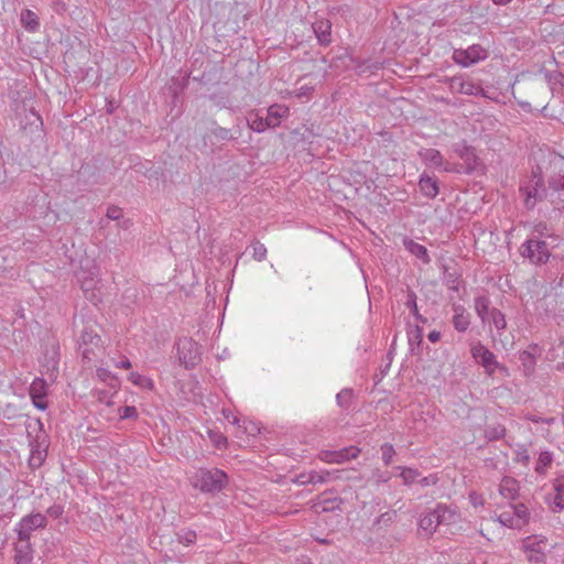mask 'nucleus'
I'll list each match as a JSON object with an SVG mask.
<instances>
[{
	"label": "nucleus",
	"instance_id": "f257e3e1",
	"mask_svg": "<svg viewBox=\"0 0 564 564\" xmlns=\"http://www.w3.org/2000/svg\"><path fill=\"white\" fill-rule=\"evenodd\" d=\"M519 193L527 210H533L539 202L547 197L549 187L545 186L540 165L532 167L530 174L520 181Z\"/></svg>",
	"mask_w": 564,
	"mask_h": 564
},
{
	"label": "nucleus",
	"instance_id": "f03ea898",
	"mask_svg": "<svg viewBox=\"0 0 564 564\" xmlns=\"http://www.w3.org/2000/svg\"><path fill=\"white\" fill-rule=\"evenodd\" d=\"M228 484L227 474L219 468H198L192 477V485L204 494L220 492Z\"/></svg>",
	"mask_w": 564,
	"mask_h": 564
},
{
	"label": "nucleus",
	"instance_id": "7ed1b4c3",
	"mask_svg": "<svg viewBox=\"0 0 564 564\" xmlns=\"http://www.w3.org/2000/svg\"><path fill=\"white\" fill-rule=\"evenodd\" d=\"M30 427L31 425H29L28 427L30 447V457L28 463L30 468L37 469L43 465V463L46 459L50 442L46 432L43 430V424L41 423V421H37L34 424V435H32Z\"/></svg>",
	"mask_w": 564,
	"mask_h": 564
},
{
	"label": "nucleus",
	"instance_id": "20e7f679",
	"mask_svg": "<svg viewBox=\"0 0 564 564\" xmlns=\"http://www.w3.org/2000/svg\"><path fill=\"white\" fill-rule=\"evenodd\" d=\"M454 153L463 160L462 164L446 163L444 171L451 173H464L471 174L479 166V158L476 154L475 149L468 145L466 141L454 143L452 147Z\"/></svg>",
	"mask_w": 564,
	"mask_h": 564
},
{
	"label": "nucleus",
	"instance_id": "39448f33",
	"mask_svg": "<svg viewBox=\"0 0 564 564\" xmlns=\"http://www.w3.org/2000/svg\"><path fill=\"white\" fill-rule=\"evenodd\" d=\"M520 254L532 264L541 265L549 261L551 253L547 243L538 238L527 239L519 249Z\"/></svg>",
	"mask_w": 564,
	"mask_h": 564
},
{
	"label": "nucleus",
	"instance_id": "423d86ee",
	"mask_svg": "<svg viewBox=\"0 0 564 564\" xmlns=\"http://www.w3.org/2000/svg\"><path fill=\"white\" fill-rule=\"evenodd\" d=\"M176 356L180 365L192 369L200 361L199 347L192 338L183 337L175 343Z\"/></svg>",
	"mask_w": 564,
	"mask_h": 564
},
{
	"label": "nucleus",
	"instance_id": "0eeeda50",
	"mask_svg": "<svg viewBox=\"0 0 564 564\" xmlns=\"http://www.w3.org/2000/svg\"><path fill=\"white\" fill-rule=\"evenodd\" d=\"M78 348L83 360L93 361L101 351V338L94 329L85 327L78 340Z\"/></svg>",
	"mask_w": 564,
	"mask_h": 564
},
{
	"label": "nucleus",
	"instance_id": "6e6552de",
	"mask_svg": "<svg viewBox=\"0 0 564 564\" xmlns=\"http://www.w3.org/2000/svg\"><path fill=\"white\" fill-rule=\"evenodd\" d=\"M470 354L489 376H492L496 369L506 370V367L497 361L495 354L480 341H473L470 344Z\"/></svg>",
	"mask_w": 564,
	"mask_h": 564
},
{
	"label": "nucleus",
	"instance_id": "1a4fd4ad",
	"mask_svg": "<svg viewBox=\"0 0 564 564\" xmlns=\"http://www.w3.org/2000/svg\"><path fill=\"white\" fill-rule=\"evenodd\" d=\"M487 57L488 52L480 44H473L467 48H456L453 52V61L463 67H469Z\"/></svg>",
	"mask_w": 564,
	"mask_h": 564
},
{
	"label": "nucleus",
	"instance_id": "9d476101",
	"mask_svg": "<svg viewBox=\"0 0 564 564\" xmlns=\"http://www.w3.org/2000/svg\"><path fill=\"white\" fill-rule=\"evenodd\" d=\"M46 524V517L42 513H31L23 517L17 529L19 541L29 542L32 531L43 529Z\"/></svg>",
	"mask_w": 564,
	"mask_h": 564
},
{
	"label": "nucleus",
	"instance_id": "9b49d317",
	"mask_svg": "<svg viewBox=\"0 0 564 564\" xmlns=\"http://www.w3.org/2000/svg\"><path fill=\"white\" fill-rule=\"evenodd\" d=\"M360 449L356 446H349L339 451H323L319 458L326 463L341 464L351 458H357Z\"/></svg>",
	"mask_w": 564,
	"mask_h": 564
},
{
	"label": "nucleus",
	"instance_id": "f8f14e48",
	"mask_svg": "<svg viewBox=\"0 0 564 564\" xmlns=\"http://www.w3.org/2000/svg\"><path fill=\"white\" fill-rule=\"evenodd\" d=\"M448 85L451 90L468 95V96H484V89L480 85L465 80L463 77L454 76L448 79Z\"/></svg>",
	"mask_w": 564,
	"mask_h": 564
},
{
	"label": "nucleus",
	"instance_id": "ddd939ff",
	"mask_svg": "<svg viewBox=\"0 0 564 564\" xmlns=\"http://www.w3.org/2000/svg\"><path fill=\"white\" fill-rule=\"evenodd\" d=\"M312 28L319 45L328 46L332 43V23L329 20H316Z\"/></svg>",
	"mask_w": 564,
	"mask_h": 564
},
{
	"label": "nucleus",
	"instance_id": "4468645a",
	"mask_svg": "<svg viewBox=\"0 0 564 564\" xmlns=\"http://www.w3.org/2000/svg\"><path fill=\"white\" fill-rule=\"evenodd\" d=\"M419 187L421 193L427 198H435L440 193L438 180L426 173L421 174Z\"/></svg>",
	"mask_w": 564,
	"mask_h": 564
},
{
	"label": "nucleus",
	"instance_id": "2eb2a0df",
	"mask_svg": "<svg viewBox=\"0 0 564 564\" xmlns=\"http://www.w3.org/2000/svg\"><path fill=\"white\" fill-rule=\"evenodd\" d=\"M453 326L459 333H465L470 325V314L460 304L453 305Z\"/></svg>",
	"mask_w": 564,
	"mask_h": 564
},
{
	"label": "nucleus",
	"instance_id": "dca6fc26",
	"mask_svg": "<svg viewBox=\"0 0 564 564\" xmlns=\"http://www.w3.org/2000/svg\"><path fill=\"white\" fill-rule=\"evenodd\" d=\"M520 485L517 479L505 476L499 485V494L509 500H514L519 496Z\"/></svg>",
	"mask_w": 564,
	"mask_h": 564
},
{
	"label": "nucleus",
	"instance_id": "f3484780",
	"mask_svg": "<svg viewBox=\"0 0 564 564\" xmlns=\"http://www.w3.org/2000/svg\"><path fill=\"white\" fill-rule=\"evenodd\" d=\"M419 156L421 160L435 167H442L444 170L445 164L449 163L448 161L444 160L442 153L436 149H423L419 152Z\"/></svg>",
	"mask_w": 564,
	"mask_h": 564
},
{
	"label": "nucleus",
	"instance_id": "a211bd4d",
	"mask_svg": "<svg viewBox=\"0 0 564 564\" xmlns=\"http://www.w3.org/2000/svg\"><path fill=\"white\" fill-rule=\"evenodd\" d=\"M437 519L433 510L422 516L419 520V531L426 538L432 536L438 527Z\"/></svg>",
	"mask_w": 564,
	"mask_h": 564
},
{
	"label": "nucleus",
	"instance_id": "6ab92c4d",
	"mask_svg": "<svg viewBox=\"0 0 564 564\" xmlns=\"http://www.w3.org/2000/svg\"><path fill=\"white\" fill-rule=\"evenodd\" d=\"M555 496L550 501V507L553 512H560L564 509V476L557 477L553 482Z\"/></svg>",
	"mask_w": 564,
	"mask_h": 564
},
{
	"label": "nucleus",
	"instance_id": "aec40b11",
	"mask_svg": "<svg viewBox=\"0 0 564 564\" xmlns=\"http://www.w3.org/2000/svg\"><path fill=\"white\" fill-rule=\"evenodd\" d=\"M289 108L284 105L274 104L267 110V118L271 128H276L281 123V119L288 117Z\"/></svg>",
	"mask_w": 564,
	"mask_h": 564
},
{
	"label": "nucleus",
	"instance_id": "412c9836",
	"mask_svg": "<svg viewBox=\"0 0 564 564\" xmlns=\"http://www.w3.org/2000/svg\"><path fill=\"white\" fill-rule=\"evenodd\" d=\"M405 249L417 259L422 260L425 264L431 262L427 249L412 239H404Z\"/></svg>",
	"mask_w": 564,
	"mask_h": 564
},
{
	"label": "nucleus",
	"instance_id": "4be33fe9",
	"mask_svg": "<svg viewBox=\"0 0 564 564\" xmlns=\"http://www.w3.org/2000/svg\"><path fill=\"white\" fill-rule=\"evenodd\" d=\"M21 24L29 32H36L40 29V21L37 15L29 10L24 9L21 12Z\"/></svg>",
	"mask_w": 564,
	"mask_h": 564
},
{
	"label": "nucleus",
	"instance_id": "5701e85b",
	"mask_svg": "<svg viewBox=\"0 0 564 564\" xmlns=\"http://www.w3.org/2000/svg\"><path fill=\"white\" fill-rule=\"evenodd\" d=\"M475 311L482 323H486L490 316V300L480 295L475 299Z\"/></svg>",
	"mask_w": 564,
	"mask_h": 564
},
{
	"label": "nucleus",
	"instance_id": "b1692460",
	"mask_svg": "<svg viewBox=\"0 0 564 564\" xmlns=\"http://www.w3.org/2000/svg\"><path fill=\"white\" fill-rule=\"evenodd\" d=\"M404 305L410 310L411 314L415 317V319L422 324H425L427 319L420 314L417 304H416V294L410 288L406 289V300Z\"/></svg>",
	"mask_w": 564,
	"mask_h": 564
},
{
	"label": "nucleus",
	"instance_id": "393cba45",
	"mask_svg": "<svg viewBox=\"0 0 564 564\" xmlns=\"http://www.w3.org/2000/svg\"><path fill=\"white\" fill-rule=\"evenodd\" d=\"M408 340L412 354L415 349H420L423 344V328L419 325L414 326L408 332Z\"/></svg>",
	"mask_w": 564,
	"mask_h": 564
},
{
	"label": "nucleus",
	"instance_id": "a878e982",
	"mask_svg": "<svg viewBox=\"0 0 564 564\" xmlns=\"http://www.w3.org/2000/svg\"><path fill=\"white\" fill-rule=\"evenodd\" d=\"M512 511H514L516 521L518 523L519 529L523 528L528 524L530 520V512L524 503H511L510 505Z\"/></svg>",
	"mask_w": 564,
	"mask_h": 564
},
{
	"label": "nucleus",
	"instance_id": "bb28decb",
	"mask_svg": "<svg viewBox=\"0 0 564 564\" xmlns=\"http://www.w3.org/2000/svg\"><path fill=\"white\" fill-rule=\"evenodd\" d=\"M524 376L529 377L534 372L535 369V356L529 350H523L519 355Z\"/></svg>",
	"mask_w": 564,
	"mask_h": 564
},
{
	"label": "nucleus",
	"instance_id": "cd10ccee",
	"mask_svg": "<svg viewBox=\"0 0 564 564\" xmlns=\"http://www.w3.org/2000/svg\"><path fill=\"white\" fill-rule=\"evenodd\" d=\"M484 435L488 442L499 441L506 435V427L502 424H488Z\"/></svg>",
	"mask_w": 564,
	"mask_h": 564
},
{
	"label": "nucleus",
	"instance_id": "c85d7f7f",
	"mask_svg": "<svg viewBox=\"0 0 564 564\" xmlns=\"http://www.w3.org/2000/svg\"><path fill=\"white\" fill-rule=\"evenodd\" d=\"M248 127L256 132H264L268 128H271L268 118L261 117L258 113L250 115L247 119Z\"/></svg>",
	"mask_w": 564,
	"mask_h": 564
},
{
	"label": "nucleus",
	"instance_id": "c756f323",
	"mask_svg": "<svg viewBox=\"0 0 564 564\" xmlns=\"http://www.w3.org/2000/svg\"><path fill=\"white\" fill-rule=\"evenodd\" d=\"M435 517H437L438 525L443 523H451L454 521L455 512L452 511L445 505L438 503L435 509H433Z\"/></svg>",
	"mask_w": 564,
	"mask_h": 564
},
{
	"label": "nucleus",
	"instance_id": "7c9ffc66",
	"mask_svg": "<svg viewBox=\"0 0 564 564\" xmlns=\"http://www.w3.org/2000/svg\"><path fill=\"white\" fill-rule=\"evenodd\" d=\"M329 476H330L329 471H323V473L311 471L307 476L301 475L300 478H301L302 484L317 485V484H323V482L327 481Z\"/></svg>",
	"mask_w": 564,
	"mask_h": 564
},
{
	"label": "nucleus",
	"instance_id": "2f4dec72",
	"mask_svg": "<svg viewBox=\"0 0 564 564\" xmlns=\"http://www.w3.org/2000/svg\"><path fill=\"white\" fill-rule=\"evenodd\" d=\"M31 399H41L46 397V382L43 379L36 378L30 387Z\"/></svg>",
	"mask_w": 564,
	"mask_h": 564
},
{
	"label": "nucleus",
	"instance_id": "473e14b6",
	"mask_svg": "<svg viewBox=\"0 0 564 564\" xmlns=\"http://www.w3.org/2000/svg\"><path fill=\"white\" fill-rule=\"evenodd\" d=\"M210 134L217 140V141H230L236 140L237 137H234L229 129L223 128L218 126L216 122H213V127L210 129Z\"/></svg>",
	"mask_w": 564,
	"mask_h": 564
},
{
	"label": "nucleus",
	"instance_id": "72a5a7b5",
	"mask_svg": "<svg viewBox=\"0 0 564 564\" xmlns=\"http://www.w3.org/2000/svg\"><path fill=\"white\" fill-rule=\"evenodd\" d=\"M498 521L503 524L505 527L511 528V529H519L518 523L516 521L514 511H512L511 507L509 509L503 510L498 516Z\"/></svg>",
	"mask_w": 564,
	"mask_h": 564
},
{
	"label": "nucleus",
	"instance_id": "f704fd0d",
	"mask_svg": "<svg viewBox=\"0 0 564 564\" xmlns=\"http://www.w3.org/2000/svg\"><path fill=\"white\" fill-rule=\"evenodd\" d=\"M356 68L358 69L359 74H365L367 72L372 74L382 68V63L379 61L367 59L358 62Z\"/></svg>",
	"mask_w": 564,
	"mask_h": 564
},
{
	"label": "nucleus",
	"instance_id": "c9c22d12",
	"mask_svg": "<svg viewBox=\"0 0 564 564\" xmlns=\"http://www.w3.org/2000/svg\"><path fill=\"white\" fill-rule=\"evenodd\" d=\"M354 393L351 389H343L340 392L336 395V402L338 406H340L344 410L349 409L351 402H352Z\"/></svg>",
	"mask_w": 564,
	"mask_h": 564
},
{
	"label": "nucleus",
	"instance_id": "e433bc0d",
	"mask_svg": "<svg viewBox=\"0 0 564 564\" xmlns=\"http://www.w3.org/2000/svg\"><path fill=\"white\" fill-rule=\"evenodd\" d=\"M488 319H490L498 330H503L507 327L505 314L496 307L491 308Z\"/></svg>",
	"mask_w": 564,
	"mask_h": 564
},
{
	"label": "nucleus",
	"instance_id": "4c0bfd02",
	"mask_svg": "<svg viewBox=\"0 0 564 564\" xmlns=\"http://www.w3.org/2000/svg\"><path fill=\"white\" fill-rule=\"evenodd\" d=\"M96 375L101 381L107 382L108 386L113 389H116L119 386L118 378L113 376L108 369L98 368L96 370Z\"/></svg>",
	"mask_w": 564,
	"mask_h": 564
},
{
	"label": "nucleus",
	"instance_id": "58836bf2",
	"mask_svg": "<svg viewBox=\"0 0 564 564\" xmlns=\"http://www.w3.org/2000/svg\"><path fill=\"white\" fill-rule=\"evenodd\" d=\"M25 543H26V545L24 549L23 547L15 549L14 561L17 564H30L32 561V555L29 552L30 544H29V542H25Z\"/></svg>",
	"mask_w": 564,
	"mask_h": 564
},
{
	"label": "nucleus",
	"instance_id": "ea45409f",
	"mask_svg": "<svg viewBox=\"0 0 564 564\" xmlns=\"http://www.w3.org/2000/svg\"><path fill=\"white\" fill-rule=\"evenodd\" d=\"M401 469L400 476L403 479L404 485H412L414 481H416L417 477L420 476V473L417 469L410 468V467H398Z\"/></svg>",
	"mask_w": 564,
	"mask_h": 564
},
{
	"label": "nucleus",
	"instance_id": "a19ab883",
	"mask_svg": "<svg viewBox=\"0 0 564 564\" xmlns=\"http://www.w3.org/2000/svg\"><path fill=\"white\" fill-rule=\"evenodd\" d=\"M251 248H252V258L256 261L260 262V261L265 260V258H267V248L264 247L263 243H261L259 240L254 239L251 242Z\"/></svg>",
	"mask_w": 564,
	"mask_h": 564
},
{
	"label": "nucleus",
	"instance_id": "79ce46f5",
	"mask_svg": "<svg viewBox=\"0 0 564 564\" xmlns=\"http://www.w3.org/2000/svg\"><path fill=\"white\" fill-rule=\"evenodd\" d=\"M552 459L553 457L550 452H541L535 466V471L538 474H543L545 468L551 465Z\"/></svg>",
	"mask_w": 564,
	"mask_h": 564
},
{
	"label": "nucleus",
	"instance_id": "37998d69",
	"mask_svg": "<svg viewBox=\"0 0 564 564\" xmlns=\"http://www.w3.org/2000/svg\"><path fill=\"white\" fill-rule=\"evenodd\" d=\"M549 188L553 192H564V174H553L547 178Z\"/></svg>",
	"mask_w": 564,
	"mask_h": 564
},
{
	"label": "nucleus",
	"instance_id": "c03bdc74",
	"mask_svg": "<svg viewBox=\"0 0 564 564\" xmlns=\"http://www.w3.org/2000/svg\"><path fill=\"white\" fill-rule=\"evenodd\" d=\"M381 453H382V460H383L384 465H387V466L391 465L393 455L395 454L393 446L389 443H384L381 446Z\"/></svg>",
	"mask_w": 564,
	"mask_h": 564
},
{
	"label": "nucleus",
	"instance_id": "a18cd8bd",
	"mask_svg": "<svg viewBox=\"0 0 564 564\" xmlns=\"http://www.w3.org/2000/svg\"><path fill=\"white\" fill-rule=\"evenodd\" d=\"M196 538H197L196 532L193 530H186L182 533H178V542L184 545H191V544L195 543Z\"/></svg>",
	"mask_w": 564,
	"mask_h": 564
},
{
	"label": "nucleus",
	"instance_id": "49530a36",
	"mask_svg": "<svg viewBox=\"0 0 564 564\" xmlns=\"http://www.w3.org/2000/svg\"><path fill=\"white\" fill-rule=\"evenodd\" d=\"M547 231H549V228H547L546 223L539 221L533 227V231H532L533 236L531 238L541 239V237L547 235Z\"/></svg>",
	"mask_w": 564,
	"mask_h": 564
},
{
	"label": "nucleus",
	"instance_id": "de8ad7c7",
	"mask_svg": "<svg viewBox=\"0 0 564 564\" xmlns=\"http://www.w3.org/2000/svg\"><path fill=\"white\" fill-rule=\"evenodd\" d=\"M546 78L550 84H553V85L557 84V85H561L562 87H564V74L563 73H560V72L547 73Z\"/></svg>",
	"mask_w": 564,
	"mask_h": 564
},
{
	"label": "nucleus",
	"instance_id": "09e8293b",
	"mask_svg": "<svg viewBox=\"0 0 564 564\" xmlns=\"http://www.w3.org/2000/svg\"><path fill=\"white\" fill-rule=\"evenodd\" d=\"M106 216L108 219L110 220H119L122 218V209L118 206H109L107 208V213H106Z\"/></svg>",
	"mask_w": 564,
	"mask_h": 564
},
{
	"label": "nucleus",
	"instance_id": "8fccbe9b",
	"mask_svg": "<svg viewBox=\"0 0 564 564\" xmlns=\"http://www.w3.org/2000/svg\"><path fill=\"white\" fill-rule=\"evenodd\" d=\"M138 416V411L134 406L126 405L120 411L121 419H135Z\"/></svg>",
	"mask_w": 564,
	"mask_h": 564
},
{
	"label": "nucleus",
	"instance_id": "3c124183",
	"mask_svg": "<svg viewBox=\"0 0 564 564\" xmlns=\"http://www.w3.org/2000/svg\"><path fill=\"white\" fill-rule=\"evenodd\" d=\"M30 124L32 127V131L41 130V128L43 126V121L39 113H36L34 111L31 112Z\"/></svg>",
	"mask_w": 564,
	"mask_h": 564
},
{
	"label": "nucleus",
	"instance_id": "603ef678",
	"mask_svg": "<svg viewBox=\"0 0 564 564\" xmlns=\"http://www.w3.org/2000/svg\"><path fill=\"white\" fill-rule=\"evenodd\" d=\"M63 512L64 509L59 505H54L46 510V513L53 519L59 518L63 514Z\"/></svg>",
	"mask_w": 564,
	"mask_h": 564
},
{
	"label": "nucleus",
	"instance_id": "864d4df0",
	"mask_svg": "<svg viewBox=\"0 0 564 564\" xmlns=\"http://www.w3.org/2000/svg\"><path fill=\"white\" fill-rule=\"evenodd\" d=\"M214 104L220 108H227L228 107V99L225 96L214 94L209 97Z\"/></svg>",
	"mask_w": 564,
	"mask_h": 564
},
{
	"label": "nucleus",
	"instance_id": "5fc2aeb1",
	"mask_svg": "<svg viewBox=\"0 0 564 564\" xmlns=\"http://www.w3.org/2000/svg\"><path fill=\"white\" fill-rule=\"evenodd\" d=\"M129 380L138 386H143L144 381H149V379H147L145 377L141 376L138 372H131L129 375Z\"/></svg>",
	"mask_w": 564,
	"mask_h": 564
},
{
	"label": "nucleus",
	"instance_id": "6e6d98bb",
	"mask_svg": "<svg viewBox=\"0 0 564 564\" xmlns=\"http://www.w3.org/2000/svg\"><path fill=\"white\" fill-rule=\"evenodd\" d=\"M52 7L57 14H63L67 9L63 0H53Z\"/></svg>",
	"mask_w": 564,
	"mask_h": 564
},
{
	"label": "nucleus",
	"instance_id": "4d7b16f0",
	"mask_svg": "<svg viewBox=\"0 0 564 564\" xmlns=\"http://www.w3.org/2000/svg\"><path fill=\"white\" fill-rule=\"evenodd\" d=\"M419 482L426 487V486H431V485H435L437 482V477L436 476H433V475H430V476H426V477H423L419 480Z\"/></svg>",
	"mask_w": 564,
	"mask_h": 564
},
{
	"label": "nucleus",
	"instance_id": "13d9d810",
	"mask_svg": "<svg viewBox=\"0 0 564 564\" xmlns=\"http://www.w3.org/2000/svg\"><path fill=\"white\" fill-rule=\"evenodd\" d=\"M97 399L100 402H105L107 405H110L111 402L109 400L108 392L106 390H100L97 392Z\"/></svg>",
	"mask_w": 564,
	"mask_h": 564
},
{
	"label": "nucleus",
	"instance_id": "bf43d9fd",
	"mask_svg": "<svg viewBox=\"0 0 564 564\" xmlns=\"http://www.w3.org/2000/svg\"><path fill=\"white\" fill-rule=\"evenodd\" d=\"M44 399L45 398L32 399L33 405L36 409L44 411L47 408V402Z\"/></svg>",
	"mask_w": 564,
	"mask_h": 564
},
{
	"label": "nucleus",
	"instance_id": "052dcab7",
	"mask_svg": "<svg viewBox=\"0 0 564 564\" xmlns=\"http://www.w3.org/2000/svg\"><path fill=\"white\" fill-rule=\"evenodd\" d=\"M427 338H429L430 341L436 343L441 338V333L437 332V330H432V332L429 333Z\"/></svg>",
	"mask_w": 564,
	"mask_h": 564
},
{
	"label": "nucleus",
	"instance_id": "680f3d73",
	"mask_svg": "<svg viewBox=\"0 0 564 564\" xmlns=\"http://www.w3.org/2000/svg\"><path fill=\"white\" fill-rule=\"evenodd\" d=\"M214 443L217 447H224L227 444V438L223 435H218L216 438H214Z\"/></svg>",
	"mask_w": 564,
	"mask_h": 564
},
{
	"label": "nucleus",
	"instance_id": "e2e57ef3",
	"mask_svg": "<svg viewBox=\"0 0 564 564\" xmlns=\"http://www.w3.org/2000/svg\"><path fill=\"white\" fill-rule=\"evenodd\" d=\"M338 502H340V499L335 498L334 500H326L325 503H328L329 507H325L324 510L328 509H335L338 507Z\"/></svg>",
	"mask_w": 564,
	"mask_h": 564
},
{
	"label": "nucleus",
	"instance_id": "0e129e2a",
	"mask_svg": "<svg viewBox=\"0 0 564 564\" xmlns=\"http://www.w3.org/2000/svg\"><path fill=\"white\" fill-rule=\"evenodd\" d=\"M117 367L123 368V369H130L132 367L131 361L128 358H124L120 362L117 364Z\"/></svg>",
	"mask_w": 564,
	"mask_h": 564
},
{
	"label": "nucleus",
	"instance_id": "69168bd1",
	"mask_svg": "<svg viewBox=\"0 0 564 564\" xmlns=\"http://www.w3.org/2000/svg\"><path fill=\"white\" fill-rule=\"evenodd\" d=\"M391 519H392L391 513H390V512H386V513H382V514L380 516V518H379V520H378V521H380V520L390 521Z\"/></svg>",
	"mask_w": 564,
	"mask_h": 564
},
{
	"label": "nucleus",
	"instance_id": "338daca9",
	"mask_svg": "<svg viewBox=\"0 0 564 564\" xmlns=\"http://www.w3.org/2000/svg\"><path fill=\"white\" fill-rule=\"evenodd\" d=\"M495 4H498V6H506L508 4L511 0H492Z\"/></svg>",
	"mask_w": 564,
	"mask_h": 564
},
{
	"label": "nucleus",
	"instance_id": "774afa93",
	"mask_svg": "<svg viewBox=\"0 0 564 564\" xmlns=\"http://www.w3.org/2000/svg\"><path fill=\"white\" fill-rule=\"evenodd\" d=\"M131 221L129 219L122 221V224H120V227H122L123 229H128L129 226H130Z\"/></svg>",
	"mask_w": 564,
	"mask_h": 564
}]
</instances>
